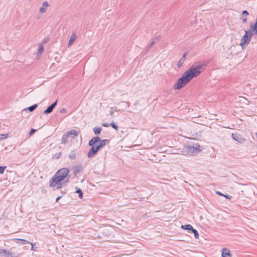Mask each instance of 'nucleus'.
<instances>
[{
	"mask_svg": "<svg viewBox=\"0 0 257 257\" xmlns=\"http://www.w3.org/2000/svg\"><path fill=\"white\" fill-rule=\"evenodd\" d=\"M29 244H30L31 245V250H36V247H35L34 243H32L30 242Z\"/></svg>",
	"mask_w": 257,
	"mask_h": 257,
	"instance_id": "2f4dec72",
	"label": "nucleus"
},
{
	"mask_svg": "<svg viewBox=\"0 0 257 257\" xmlns=\"http://www.w3.org/2000/svg\"><path fill=\"white\" fill-rule=\"evenodd\" d=\"M44 51V45L41 43L38 46V53L42 54Z\"/></svg>",
	"mask_w": 257,
	"mask_h": 257,
	"instance_id": "412c9836",
	"label": "nucleus"
},
{
	"mask_svg": "<svg viewBox=\"0 0 257 257\" xmlns=\"http://www.w3.org/2000/svg\"><path fill=\"white\" fill-rule=\"evenodd\" d=\"M109 142V140L107 139L101 140L99 137L92 138L88 142V145L91 148L88 151L87 157L90 158L94 157L107 143Z\"/></svg>",
	"mask_w": 257,
	"mask_h": 257,
	"instance_id": "f257e3e1",
	"label": "nucleus"
},
{
	"mask_svg": "<svg viewBox=\"0 0 257 257\" xmlns=\"http://www.w3.org/2000/svg\"><path fill=\"white\" fill-rule=\"evenodd\" d=\"M193 146H194V148L196 147L197 149H198L199 150H201L200 149V146L198 144H193Z\"/></svg>",
	"mask_w": 257,
	"mask_h": 257,
	"instance_id": "e433bc0d",
	"label": "nucleus"
},
{
	"mask_svg": "<svg viewBox=\"0 0 257 257\" xmlns=\"http://www.w3.org/2000/svg\"><path fill=\"white\" fill-rule=\"evenodd\" d=\"M209 61L203 62L201 64L192 65L184 73L191 81L193 78L199 76L209 63Z\"/></svg>",
	"mask_w": 257,
	"mask_h": 257,
	"instance_id": "f03ea898",
	"label": "nucleus"
},
{
	"mask_svg": "<svg viewBox=\"0 0 257 257\" xmlns=\"http://www.w3.org/2000/svg\"><path fill=\"white\" fill-rule=\"evenodd\" d=\"M122 103H124L125 104V108L128 107L130 106L129 102H125V101H122Z\"/></svg>",
	"mask_w": 257,
	"mask_h": 257,
	"instance_id": "c9c22d12",
	"label": "nucleus"
},
{
	"mask_svg": "<svg viewBox=\"0 0 257 257\" xmlns=\"http://www.w3.org/2000/svg\"><path fill=\"white\" fill-rule=\"evenodd\" d=\"M47 9L45 8L44 7H41L39 9V12L42 14L45 13Z\"/></svg>",
	"mask_w": 257,
	"mask_h": 257,
	"instance_id": "c756f323",
	"label": "nucleus"
},
{
	"mask_svg": "<svg viewBox=\"0 0 257 257\" xmlns=\"http://www.w3.org/2000/svg\"><path fill=\"white\" fill-rule=\"evenodd\" d=\"M181 228L183 230H188L191 232L193 227L190 224L182 225Z\"/></svg>",
	"mask_w": 257,
	"mask_h": 257,
	"instance_id": "2eb2a0df",
	"label": "nucleus"
},
{
	"mask_svg": "<svg viewBox=\"0 0 257 257\" xmlns=\"http://www.w3.org/2000/svg\"><path fill=\"white\" fill-rule=\"evenodd\" d=\"M14 257H17V256H16V255H15Z\"/></svg>",
	"mask_w": 257,
	"mask_h": 257,
	"instance_id": "de8ad7c7",
	"label": "nucleus"
},
{
	"mask_svg": "<svg viewBox=\"0 0 257 257\" xmlns=\"http://www.w3.org/2000/svg\"><path fill=\"white\" fill-rule=\"evenodd\" d=\"M62 196H58L56 199V202H57L61 198Z\"/></svg>",
	"mask_w": 257,
	"mask_h": 257,
	"instance_id": "49530a36",
	"label": "nucleus"
},
{
	"mask_svg": "<svg viewBox=\"0 0 257 257\" xmlns=\"http://www.w3.org/2000/svg\"><path fill=\"white\" fill-rule=\"evenodd\" d=\"M68 137L69 136L67 135V133L66 132L62 136L61 143L65 144L68 141Z\"/></svg>",
	"mask_w": 257,
	"mask_h": 257,
	"instance_id": "a211bd4d",
	"label": "nucleus"
},
{
	"mask_svg": "<svg viewBox=\"0 0 257 257\" xmlns=\"http://www.w3.org/2000/svg\"><path fill=\"white\" fill-rule=\"evenodd\" d=\"M75 188H76L75 192L78 194V196H79V198L82 199L83 197V195L82 190L77 187H76Z\"/></svg>",
	"mask_w": 257,
	"mask_h": 257,
	"instance_id": "6ab92c4d",
	"label": "nucleus"
},
{
	"mask_svg": "<svg viewBox=\"0 0 257 257\" xmlns=\"http://www.w3.org/2000/svg\"><path fill=\"white\" fill-rule=\"evenodd\" d=\"M221 256L222 257H231V254L230 250L226 247H224L222 249Z\"/></svg>",
	"mask_w": 257,
	"mask_h": 257,
	"instance_id": "9d476101",
	"label": "nucleus"
},
{
	"mask_svg": "<svg viewBox=\"0 0 257 257\" xmlns=\"http://www.w3.org/2000/svg\"><path fill=\"white\" fill-rule=\"evenodd\" d=\"M37 104H34L25 109H24V110H25L26 112L30 111L32 112L35 109H36L38 107Z\"/></svg>",
	"mask_w": 257,
	"mask_h": 257,
	"instance_id": "f8f14e48",
	"label": "nucleus"
},
{
	"mask_svg": "<svg viewBox=\"0 0 257 257\" xmlns=\"http://www.w3.org/2000/svg\"><path fill=\"white\" fill-rule=\"evenodd\" d=\"M102 128L100 126L94 127L93 131L96 135H98L100 134Z\"/></svg>",
	"mask_w": 257,
	"mask_h": 257,
	"instance_id": "aec40b11",
	"label": "nucleus"
},
{
	"mask_svg": "<svg viewBox=\"0 0 257 257\" xmlns=\"http://www.w3.org/2000/svg\"><path fill=\"white\" fill-rule=\"evenodd\" d=\"M76 155L75 153V151L73 150L71 151V153L69 155V158L71 160H74L76 159Z\"/></svg>",
	"mask_w": 257,
	"mask_h": 257,
	"instance_id": "4be33fe9",
	"label": "nucleus"
},
{
	"mask_svg": "<svg viewBox=\"0 0 257 257\" xmlns=\"http://www.w3.org/2000/svg\"><path fill=\"white\" fill-rule=\"evenodd\" d=\"M49 39L47 38H45V39H43L42 42L44 44H46V43H47L49 41Z\"/></svg>",
	"mask_w": 257,
	"mask_h": 257,
	"instance_id": "ea45409f",
	"label": "nucleus"
},
{
	"mask_svg": "<svg viewBox=\"0 0 257 257\" xmlns=\"http://www.w3.org/2000/svg\"><path fill=\"white\" fill-rule=\"evenodd\" d=\"M5 253V249L0 248V255L1 257H3V253Z\"/></svg>",
	"mask_w": 257,
	"mask_h": 257,
	"instance_id": "72a5a7b5",
	"label": "nucleus"
},
{
	"mask_svg": "<svg viewBox=\"0 0 257 257\" xmlns=\"http://www.w3.org/2000/svg\"><path fill=\"white\" fill-rule=\"evenodd\" d=\"M36 131V130L32 128L30 130V131L29 132V135L32 136Z\"/></svg>",
	"mask_w": 257,
	"mask_h": 257,
	"instance_id": "473e14b6",
	"label": "nucleus"
},
{
	"mask_svg": "<svg viewBox=\"0 0 257 257\" xmlns=\"http://www.w3.org/2000/svg\"><path fill=\"white\" fill-rule=\"evenodd\" d=\"M66 133H67V135H68L69 137L71 135H73V137L72 138L73 139H75V138L77 137L78 135V132H77L76 130H75L74 129L71 130L67 132Z\"/></svg>",
	"mask_w": 257,
	"mask_h": 257,
	"instance_id": "9b49d317",
	"label": "nucleus"
},
{
	"mask_svg": "<svg viewBox=\"0 0 257 257\" xmlns=\"http://www.w3.org/2000/svg\"><path fill=\"white\" fill-rule=\"evenodd\" d=\"M102 125L104 127H108L109 126H110V124H108L107 122H103L102 123Z\"/></svg>",
	"mask_w": 257,
	"mask_h": 257,
	"instance_id": "58836bf2",
	"label": "nucleus"
},
{
	"mask_svg": "<svg viewBox=\"0 0 257 257\" xmlns=\"http://www.w3.org/2000/svg\"><path fill=\"white\" fill-rule=\"evenodd\" d=\"M242 15L243 16H245V17H246L249 15V13L247 11L244 10L242 12Z\"/></svg>",
	"mask_w": 257,
	"mask_h": 257,
	"instance_id": "7c9ffc66",
	"label": "nucleus"
},
{
	"mask_svg": "<svg viewBox=\"0 0 257 257\" xmlns=\"http://www.w3.org/2000/svg\"><path fill=\"white\" fill-rule=\"evenodd\" d=\"M246 21H247V19H246V17L243 18L242 19V22L243 23H246Z\"/></svg>",
	"mask_w": 257,
	"mask_h": 257,
	"instance_id": "a18cd8bd",
	"label": "nucleus"
},
{
	"mask_svg": "<svg viewBox=\"0 0 257 257\" xmlns=\"http://www.w3.org/2000/svg\"><path fill=\"white\" fill-rule=\"evenodd\" d=\"M56 175H54L49 181V186L53 188V190H58L65 186V182Z\"/></svg>",
	"mask_w": 257,
	"mask_h": 257,
	"instance_id": "7ed1b4c3",
	"label": "nucleus"
},
{
	"mask_svg": "<svg viewBox=\"0 0 257 257\" xmlns=\"http://www.w3.org/2000/svg\"><path fill=\"white\" fill-rule=\"evenodd\" d=\"M76 38H77V36L76 35V34H75V33L72 34V35L71 36L70 39L69 40L68 45L70 46V45H72V44L75 41Z\"/></svg>",
	"mask_w": 257,
	"mask_h": 257,
	"instance_id": "ddd939ff",
	"label": "nucleus"
},
{
	"mask_svg": "<svg viewBox=\"0 0 257 257\" xmlns=\"http://www.w3.org/2000/svg\"><path fill=\"white\" fill-rule=\"evenodd\" d=\"M231 138L233 140L240 144H243L245 142V139L243 138L240 134H238L237 133L232 134Z\"/></svg>",
	"mask_w": 257,
	"mask_h": 257,
	"instance_id": "0eeeda50",
	"label": "nucleus"
},
{
	"mask_svg": "<svg viewBox=\"0 0 257 257\" xmlns=\"http://www.w3.org/2000/svg\"><path fill=\"white\" fill-rule=\"evenodd\" d=\"M190 80L184 73L183 75L178 79L176 83L174 85L173 88L175 90H180L187 85Z\"/></svg>",
	"mask_w": 257,
	"mask_h": 257,
	"instance_id": "20e7f679",
	"label": "nucleus"
},
{
	"mask_svg": "<svg viewBox=\"0 0 257 257\" xmlns=\"http://www.w3.org/2000/svg\"><path fill=\"white\" fill-rule=\"evenodd\" d=\"M184 150L186 151L188 154L193 155L197 154L201 151V150L197 149L196 148H194V146L188 145L184 147Z\"/></svg>",
	"mask_w": 257,
	"mask_h": 257,
	"instance_id": "423d86ee",
	"label": "nucleus"
},
{
	"mask_svg": "<svg viewBox=\"0 0 257 257\" xmlns=\"http://www.w3.org/2000/svg\"><path fill=\"white\" fill-rule=\"evenodd\" d=\"M16 240H17L16 241V242L17 243H19V244H22V245H24V244H27V243H30V242L28 240H27L25 239H22V238H17L16 239Z\"/></svg>",
	"mask_w": 257,
	"mask_h": 257,
	"instance_id": "f3484780",
	"label": "nucleus"
},
{
	"mask_svg": "<svg viewBox=\"0 0 257 257\" xmlns=\"http://www.w3.org/2000/svg\"><path fill=\"white\" fill-rule=\"evenodd\" d=\"M159 41V37H158V36H157V37H156L154 39V40H153V41H155V43H157V42L158 41Z\"/></svg>",
	"mask_w": 257,
	"mask_h": 257,
	"instance_id": "79ce46f5",
	"label": "nucleus"
},
{
	"mask_svg": "<svg viewBox=\"0 0 257 257\" xmlns=\"http://www.w3.org/2000/svg\"><path fill=\"white\" fill-rule=\"evenodd\" d=\"M110 125L113 128H114L115 131H117L118 128V126L117 125V124L114 122V121H111L110 123Z\"/></svg>",
	"mask_w": 257,
	"mask_h": 257,
	"instance_id": "393cba45",
	"label": "nucleus"
},
{
	"mask_svg": "<svg viewBox=\"0 0 257 257\" xmlns=\"http://www.w3.org/2000/svg\"><path fill=\"white\" fill-rule=\"evenodd\" d=\"M154 44H155V41H152L150 44V45L147 47V48L145 49V54H146L150 50V49L151 48V47Z\"/></svg>",
	"mask_w": 257,
	"mask_h": 257,
	"instance_id": "5701e85b",
	"label": "nucleus"
},
{
	"mask_svg": "<svg viewBox=\"0 0 257 257\" xmlns=\"http://www.w3.org/2000/svg\"><path fill=\"white\" fill-rule=\"evenodd\" d=\"M6 168H7V166H0V174H3Z\"/></svg>",
	"mask_w": 257,
	"mask_h": 257,
	"instance_id": "bb28decb",
	"label": "nucleus"
},
{
	"mask_svg": "<svg viewBox=\"0 0 257 257\" xmlns=\"http://www.w3.org/2000/svg\"><path fill=\"white\" fill-rule=\"evenodd\" d=\"M66 112H67V110L65 108H62L60 110V113H66Z\"/></svg>",
	"mask_w": 257,
	"mask_h": 257,
	"instance_id": "f704fd0d",
	"label": "nucleus"
},
{
	"mask_svg": "<svg viewBox=\"0 0 257 257\" xmlns=\"http://www.w3.org/2000/svg\"><path fill=\"white\" fill-rule=\"evenodd\" d=\"M226 199H230L231 198V196L228 195V194H223V196Z\"/></svg>",
	"mask_w": 257,
	"mask_h": 257,
	"instance_id": "a19ab883",
	"label": "nucleus"
},
{
	"mask_svg": "<svg viewBox=\"0 0 257 257\" xmlns=\"http://www.w3.org/2000/svg\"><path fill=\"white\" fill-rule=\"evenodd\" d=\"M49 7V4L47 1H45L43 3V7Z\"/></svg>",
	"mask_w": 257,
	"mask_h": 257,
	"instance_id": "4c0bfd02",
	"label": "nucleus"
},
{
	"mask_svg": "<svg viewBox=\"0 0 257 257\" xmlns=\"http://www.w3.org/2000/svg\"><path fill=\"white\" fill-rule=\"evenodd\" d=\"M69 178H67L66 180H64L62 181V182H65V186L66 185L67 183L69 182Z\"/></svg>",
	"mask_w": 257,
	"mask_h": 257,
	"instance_id": "37998d69",
	"label": "nucleus"
},
{
	"mask_svg": "<svg viewBox=\"0 0 257 257\" xmlns=\"http://www.w3.org/2000/svg\"><path fill=\"white\" fill-rule=\"evenodd\" d=\"M216 194L219 196H223V194L219 191H216Z\"/></svg>",
	"mask_w": 257,
	"mask_h": 257,
	"instance_id": "c03bdc74",
	"label": "nucleus"
},
{
	"mask_svg": "<svg viewBox=\"0 0 257 257\" xmlns=\"http://www.w3.org/2000/svg\"><path fill=\"white\" fill-rule=\"evenodd\" d=\"M118 111V110H117V109H114V107H111L110 108L109 114H110L111 116H113L114 111H116V112H117Z\"/></svg>",
	"mask_w": 257,
	"mask_h": 257,
	"instance_id": "a878e982",
	"label": "nucleus"
},
{
	"mask_svg": "<svg viewBox=\"0 0 257 257\" xmlns=\"http://www.w3.org/2000/svg\"><path fill=\"white\" fill-rule=\"evenodd\" d=\"M61 152H59L58 153H56L55 154H54L53 156V159H59L60 158V157L61 156Z\"/></svg>",
	"mask_w": 257,
	"mask_h": 257,
	"instance_id": "cd10ccee",
	"label": "nucleus"
},
{
	"mask_svg": "<svg viewBox=\"0 0 257 257\" xmlns=\"http://www.w3.org/2000/svg\"><path fill=\"white\" fill-rule=\"evenodd\" d=\"M9 134H0V140H4L8 138Z\"/></svg>",
	"mask_w": 257,
	"mask_h": 257,
	"instance_id": "c85d7f7f",
	"label": "nucleus"
},
{
	"mask_svg": "<svg viewBox=\"0 0 257 257\" xmlns=\"http://www.w3.org/2000/svg\"><path fill=\"white\" fill-rule=\"evenodd\" d=\"M187 55V53H184L182 58L178 62L177 65L178 67H180L182 65L184 61L186 59V55Z\"/></svg>",
	"mask_w": 257,
	"mask_h": 257,
	"instance_id": "4468645a",
	"label": "nucleus"
},
{
	"mask_svg": "<svg viewBox=\"0 0 257 257\" xmlns=\"http://www.w3.org/2000/svg\"><path fill=\"white\" fill-rule=\"evenodd\" d=\"M81 169V165H77L72 167V171L73 172L74 177H76L77 175L80 173Z\"/></svg>",
	"mask_w": 257,
	"mask_h": 257,
	"instance_id": "1a4fd4ad",
	"label": "nucleus"
},
{
	"mask_svg": "<svg viewBox=\"0 0 257 257\" xmlns=\"http://www.w3.org/2000/svg\"><path fill=\"white\" fill-rule=\"evenodd\" d=\"M57 104V100H56L51 105H50L43 112L44 114H48L53 111V109L56 107Z\"/></svg>",
	"mask_w": 257,
	"mask_h": 257,
	"instance_id": "6e6552de",
	"label": "nucleus"
},
{
	"mask_svg": "<svg viewBox=\"0 0 257 257\" xmlns=\"http://www.w3.org/2000/svg\"><path fill=\"white\" fill-rule=\"evenodd\" d=\"M15 255V253L5 249V253H3V257H14Z\"/></svg>",
	"mask_w": 257,
	"mask_h": 257,
	"instance_id": "dca6fc26",
	"label": "nucleus"
},
{
	"mask_svg": "<svg viewBox=\"0 0 257 257\" xmlns=\"http://www.w3.org/2000/svg\"><path fill=\"white\" fill-rule=\"evenodd\" d=\"M69 170L68 168H62L58 170L55 174V175L60 178L63 181L68 176Z\"/></svg>",
	"mask_w": 257,
	"mask_h": 257,
	"instance_id": "39448f33",
	"label": "nucleus"
},
{
	"mask_svg": "<svg viewBox=\"0 0 257 257\" xmlns=\"http://www.w3.org/2000/svg\"><path fill=\"white\" fill-rule=\"evenodd\" d=\"M191 232H192L194 234V237L196 239L198 238L199 233L196 229H195L193 228L191 231Z\"/></svg>",
	"mask_w": 257,
	"mask_h": 257,
	"instance_id": "b1692460",
	"label": "nucleus"
}]
</instances>
